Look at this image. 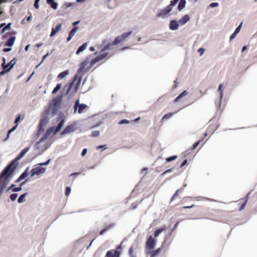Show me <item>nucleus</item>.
Wrapping results in <instances>:
<instances>
[{
  "label": "nucleus",
  "mask_w": 257,
  "mask_h": 257,
  "mask_svg": "<svg viewBox=\"0 0 257 257\" xmlns=\"http://www.w3.org/2000/svg\"><path fill=\"white\" fill-rule=\"evenodd\" d=\"M178 23V22L176 20H171L169 24V28L171 30H177L179 27Z\"/></svg>",
  "instance_id": "nucleus-16"
},
{
  "label": "nucleus",
  "mask_w": 257,
  "mask_h": 257,
  "mask_svg": "<svg viewBox=\"0 0 257 257\" xmlns=\"http://www.w3.org/2000/svg\"><path fill=\"white\" fill-rule=\"evenodd\" d=\"M114 45L113 44V43H108L106 46H105L101 50V52L102 53H105V52L107 50H110L113 48V46Z\"/></svg>",
  "instance_id": "nucleus-21"
},
{
  "label": "nucleus",
  "mask_w": 257,
  "mask_h": 257,
  "mask_svg": "<svg viewBox=\"0 0 257 257\" xmlns=\"http://www.w3.org/2000/svg\"><path fill=\"white\" fill-rule=\"evenodd\" d=\"M27 195V193L21 195L18 199V202L20 203L25 202V197Z\"/></svg>",
  "instance_id": "nucleus-32"
},
{
  "label": "nucleus",
  "mask_w": 257,
  "mask_h": 257,
  "mask_svg": "<svg viewBox=\"0 0 257 257\" xmlns=\"http://www.w3.org/2000/svg\"><path fill=\"white\" fill-rule=\"evenodd\" d=\"M11 50V48H4L3 50L4 52H7L10 51Z\"/></svg>",
  "instance_id": "nucleus-59"
},
{
  "label": "nucleus",
  "mask_w": 257,
  "mask_h": 257,
  "mask_svg": "<svg viewBox=\"0 0 257 257\" xmlns=\"http://www.w3.org/2000/svg\"><path fill=\"white\" fill-rule=\"evenodd\" d=\"M53 2H54V0H47V3L49 5H51Z\"/></svg>",
  "instance_id": "nucleus-60"
},
{
  "label": "nucleus",
  "mask_w": 257,
  "mask_h": 257,
  "mask_svg": "<svg viewBox=\"0 0 257 257\" xmlns=\"http://www.w3.org/2000/svg\"><path fill=\"white\" fill-rule=\"evenodd\" d=\"M161 248H158L154 251H152L150 252V257H155L159 254L161 252Z\"/></svg>",
  "instance_id": "nucleus-27"
},
{
  "label": "nucleus",
  "mask_w": 257,
  "mask_h": 257,
  "mask_svg": "<svg viewBox=\"0 0 257 257\" xmlns=\"http://www.w3.org/2000/svg\"><path fill=\"white\" fill-rule=\"evenodd\" d=\"M172 170V169H168L167 170H166V171H165L163 174H162V175H165V174L167 173H169V172H171Z\"/></svg>",
  "instance_id": "nucleus-58"
},
{
  "label": "nucleus",
  "mask_w": 257,
  "mask_h": 257,
  "mask_svg": "<svg viewBox=\"0 0 257 257\" xmlns=\"http://www.w3.org/2000/svg\"><path fill=\"white\" fill-rule=\"evenodd\" d=\"M88 106L87 105L81 103H79V100L77 99L75 102L74 106V112H75L78 109V112L79 113H82L84 112V110L87 108Z\"/></svg>",
  "instance_id": "nucleus-6"
},
{
  "label": "nucleus",
  "mask_w": 257,
  "mask_h": 257,
  "mask_svg": "<svg viewBox=\"0 0 257 257\" xmlns=\"http://www.w3.org/2000/svg\"><path fill=\"white\" fill-rule=\"evenodd\" d=\"M185 4L186 0H180L178 6V10L181 11L183 10L185 7Z\"/></svg>",
  "instance_id": "nucleus-28"
},
{
  "label": "nucleus",
  "mask_w": 257,
  "mask_h": 257,
  "mask_svg": "<svg viewBox=\"0 0 257 257\" xmlns=\"http://www.w3.org/2000/svg\"><path fill=\"white\" fill-rule=\"evenodd\" d=\"M155 239L151 235L146 242V247L149 250H151L155 247Z\"/></svg>",
  "instance_id": "nucleus-11"
},
{
  "label": "nucleus",
  "mask_w": 257,
  "mask_h": 257,
  "mask_svg": "<svg viewBox=\"0 0 257 257\" xmlns=\"http://www.w3.org/2000/svg\"><path fill=\"white\" fill-rule=\"evenodd\" d=\"M62 24L60 23L56 26L55 28L53 27L52 29L51 33L50 35L51 37L55 36L57 32L60 31L61 29Z\"/></svg>",
  "instance_id": "nucleus-15"
},
{
  "label": "nucleus",
  "mask_w": 257,
  "mask_h": 257,
  "mask_svg": "<svg viewBox=\"0 0 257 257\" xmlns=\"http://www.w3.org/2000/svg\"><path fill=\"white\" fill-rule=\"evenodd\" d=\"M166 229V226H164L162 227L161 228H160L159 229H157L155 230L154 232V235L155 237H157L159 236V235L163 231H165Z\"/></svg>",
  "instance_id": "nucleus-24"
},
{
  "label": "nucleus",
  "mask_w": 257,
  "mask_h": 257,
  "mask_svg": "<svg viewBox=\"0 0 257 257\" xmlns=\"http://www.w3.org/2000/svg\"><path fill=\"white\" fill-rule=\"evenodd\" d=\"M34 6L35 7V8L37 9H39V5L38 4V2H35V3H34Z\"/></svg>",
  "instance_id": "nucleus-56"
},
{
  "label": "nucleus",
  "mask_w": 257,
  "mask_h": 257,
  "mask_svg": "<svg viewBox=\"0 0 257 257\" xmlns=\"http://www.w3.org/2000/svg\"><path fill=\"white\" fill-rule=\"evenodd\" d=\"M173 113L170 112L167 114H166L165 115L163 116V117L162 118V121L166 119H169L172 117L173 115Z\"/></svg>",
  "instance_id": "nucleus-34"
},
{
  "label": "nucleus",
  "mask_w": 257,
  "mask_h": 257,
  "mask_svg": "<svg viewBox=\"0 0 257 257\" xmlns=\"http://www.w3.org/2000/svg\"><path fill=\"white\" fill-rule=\"evenodd\" d=\"M178 224H179V222H177L175 223L174 227L173 228V229L171 230V234L174 231V230L177 227L178 225Z\"/></svg>",
  "instance_id": "nucleus-52"
},
{
  "label": "nucleus",
  "mask_w": 257,
  "mask_h": 257,
  "mask_svg": "<svg viewBox=\"0 0 257 257\" xmlns=\"http://www.w3.org/2000/svg\"><path fill=\"white\" fill-rule=\"evenodd\" d=\"M78 30V27H75L74 28H73L70 31V32L69 33V35H68V37H67V42H69V41L71 40V39H72V38L74 36V35H75V34L76 33V31H77Z\"/></svg>",
  "instance_id": "nucleus-19"
},
{
  "label": "nucleus",
  "mask_w": 257,
  "mask_h": 257,
  "mask_svg": "<svg viewBox=\"0 0 257 257\" xmlns=\"http://www.w3.org/2000/svg\"><path fill=\"white\" fill-rule=\"evenodd\" d=\"M18 196V194L16 193H13L10 195V199L12 201H14L16 200L17 197Z\"/></svg>",
  "instance_id": "nucleus-40"
},
{
  "label": "nucleus",
  "mask_w": 257,
  "mask_h": 257,
  "mask_svg": "<svg viewBox=\"0 0 257 257\" xmlns=\"http://www.w3.org/2000/svg\"><path fill=\"white\" fill-rule=\"evenodd\" d=\"M16 62V59L13 58L10 63L6 64L4 66L3 71L2 73H7L9 72L14 67Z\"/></svg>",
  "instance_id": "nucleus-12"
},
{
  "label": "nucleus",
  "mask_w": 257,
  "mask_h": 257,
  "mask_svg": "<svg viewBox=\"0 0 257 257\" xmlns=\"http://www.w3.org/2000/svg\"><path fill=\"white\" fill-rule=\"evenodd\" d=\"M224 213V211L220 209H213L210 216L213 217L214 220L220 219Z\"/></svg>",
  "instance_id": "nucleus-7"
},
{
  "label": "nucleus",
  "mask_w": 257,
  "mask_h": 257,
  "mask_svg": "<svg viewBox=\"0 0 257 257\" xmlns=\"http://www.w3.org/2000/svg\"><path fill=\"white\" fill-rule=\"evenodd\" d=\"M45 170V168L40 166L35 167L31 170L30 176L32 177L35 175H40V174L44 173Z\"/></svg>",
  "instance_id": "nucleus-8"
},
{
  "label": "nucleus",
  "mask_w": 257,
  "mask_h": 257,
  "mask_svg": "<svg viewBox=\"0 0 257 257\" xmlns=\"http://www.w3.org/2000/svg\"><path fill=\"white\" fill-rule=\"evenodd\" d=\"M87 150L86 148H85L83 150H82V152L81 153V156H84L85 155V154H86L87 153Z\"/></svg>",
  "instance_id": "nucleus-53"
},
{
  "label": "nucleus",
  "mask_w": 257,
  "mask_h": 257,
  "mask_svg": "<svg viewBox=\"0 0 257 257\" xmlns=\"http://www.w3.org/2000/svg\"><path fill=\"white\" fill-rule=\"evenodd\" d=\"M128 254L131 257H136L134 255V251H133V245L131 246V247L128 250Z\"/></svg>",
  "instance_id": "nucleus-37"
},
{
  "label": "nucleus",
  "mask_w": 257,
  "mask_h": 257,
  "mask_svg": "<svg viewBox=\"0 0 257 257\" xmlns=\"http://www.w3.org/2000/svg\"><path fill=\"white\" fill-rule=\"evenodd\" d=\"M194 206V205H192L190 206H183V208H191L193 207Z\"/></svg>",
  "instance_id": "nucleus-61"
},
{
  "label": "nucleus",
  "mask_w": 257,
  "mask_h": 257,
  "mask_svg": "<svg viewBox=\"0 0 257 257\" xmlns=\"http://www.w3.org/2000/svg\"><path fill=\"white\" fill-rule=\"evenodd\" d=\"M174 88H177V84H178V83L177 82V81H176V80L174 81Z\"/></svg>",
  "instance_id": "nucleus-63"
},
{
  "label": "nucleus",
  "mask_w": 257,
  "mask_h": 257,
  "mask_svg": "<svg viewBox=\"0 0 257 257\" xmlns=\"http://www.w3.org/2000/svg\"><path fill=\"white\" fill-rule=\"evenodd\" d=\"M187 163V160H185L183 163H182V164L180 165V168H182Z\"/></svg>",
  "instance_id": "nucleus-54"
},
{
  "label": "nucleus",
  "mask_w": 257,
  "mask_h": 257,
  "mask_svg": "<svg viewBox=\"0 0 257 257\" xmlns=\"http://www.w3.org/2000/svg\"><path fill=\"white\" fill-rule=\"evenodd\" d=\"M29 167L27 168L26 170L20 176L18 179L15 181V183H17L21 180L24 179L28 175Z\"/></svg>",
  "instance_id": "nucleus-17"
},
{
  "label": "nucleus",
  "mask_w": 257,
  "mask_h": 257,
  "mask_svg": "<svg viewBox=\"0 0 257 257\" xmlns=\"http://www.w3.org/2000/svg\"><path fill=\"white\" fill-rule=\"evenodd\" d=\"M29 150V148L28 147V148H25L24 149H23L21 152V153H20V154L19 155V156H18L17 157V158L15 159V160L12 162L11 163H13V167H15V169L16 168V166H14V163L15 161H18L19 160H20V159H21L26 154L27 152H28V151Z\"/></svg>",
  "instance_id": "nucleus-14"
},
{
  "label": "nucleus",
  "mask_w": 257,
  "mask_h": 257,
  "mask_svg": "<svg viewBox=\"0 0 257 257\" xmlns=\"http://www.w3.org/2000/svg\"><path fill=\"white\" fill-rule=\"evenodd\" d=\"M16 128H17L16 126H14L11 129H10L8 131V134H7V137L6 139H5V140H7L9 138L10 134L13 132H14Z\"/></svg>",
  "instance_id": "nucleus-35"
},
{
  "label": "nucleus",
  "mask_w": 257,
  "mask_h": 257,
  "mask_svg": "<svg viewBox=\"0 0 257 257\" xmlns=\"http://www.w3.org/2000/svg\"><path fill=\"white\" fill-rule=\"evenodd\" d=\"M61 87V84L60 83L57 84L56 86L54 88L53 90L52 91V94L56 93L57 91H58Z\"/></svg>",
  "instance_id": "nucleus-33"
},
{
  "label": "nucleus",
  "mask_w": 257,
  "mask_h": 257,
  "mask_svg": "<svg viewBox=\"0 0 257 257\" xmlns=\"http://www.w3.org/2000/svg\"><path fill=\"white\" fill-rule=\"evenodd\" d=\"M179 0H173L170 2V4L167 7L164 9L159 10L157 14V17L162 18L163 19L167 18L170 15V12L172 10L173 7L175 6Z\"/></svg>",
  "instance_id": "nucleus-4"
},
{
  "label": "nucleus",
  "mask_w": 257,
  "mask_h": 257,
  "mask_svg": "<svg viewBox=\"0 0 257 257\" xmlns=\"http://www.w3.org/2000/svg\"><path fill=\"white\" fill-rule=\"evenodd\" d=\"M50 161V159H48L47 162H44V163H41L39 164V165L40 166H45V165H48Z\"/></svg>",
  "instance_id": "nucleus-48"
},
{
  "label": "nucleus",
  "mask_w": 257,
  "mask_h": 257,
  "mask_svg": "<svg viewBox=\"0 0 257 257\" xmlns=\"http://www.w3.org/2000/svg\"><path fill=\"white\" fill-rule=\"evenodd\" d=\"M76 130L75 124H70L65 127L63 131L61 133V136L63 137L67 134L73 133Z\"/></svg>",
  "instance_id": "nucleus-10"
},
{
  "label": "nucleus",
  "mask_w": 257,
  "mask_h": 257,
  "mask_svg": "<svg viewBox=\"0 0 257 257\" xmlns=\"http://www.w3.org/2000/svg\"><path fill=\"white\" fill-rule=\"evenodd\" d=\"M202 141V140H199L198 142H196L192 146V149H196L198 146L200 144V142Z\"/></svg>",
  "instance_id": "nucleus-45"
},
{
  "label": "nucleus",
  "mask_w": 257,
  "mask_h": 257,
  "mask_svg": "<svg viewBox=\"0 0 257 257\" xmlns=\"http://www.w3.org/2000/svg\"><path fill=\"white\" fill-rule=\"evenodd\" d=\"M179 191H180V189H178L176 191V192L174 193V194L172 196V197L170 199L171 202H172L175 199V197L178 195V192H179Z\"/></svg>",
  "instance_id": "nucleus-43"
},
{
  "label": "nucleus",
  "mask_w": 257,
  "mask_h": 257,
  "mask_svg": "<svg viewBox=\"0 0 257 257\" xmlns=\"http://www.w3.org/2000/svg\"><path fill=\"white\" fill-rule=\"evenodd\" d=\"M218 6V4L217 3H212L210 4V7L212 8L217 7Z\"/></svg>",
  "instance_id": "nucleus-50"
},
{
  "label": "nucleus",
  "mask_w": 257,
  "mask_h": 257,
  "mask_svg": "<svg viewBox=\"0 0 257 257\" xmlns=\"http://www.w3.org/2000/svg\"><path fill=\"white\" fill-rule=\"evenodd\" d=\"M3 63L2 64V66L3 67V69L4 68V66H5L6 64V59L5 58H3Z\"/></svg>",
  "instance_id": "nucleus-57"
},
{
  "label": "nucleus",
  "mask_w": 257,
  "mask_h": 257,
  "mask_svg": "<svg viewBox=\"0 0 257 257\" xmlns=\"http://www.w3.org/2000/svg\"><path fill=\"white\" fill-rule=\"evenodd\" d=\"M11 24H9L7 26L3 29V31H4L6 29L9 28Z\"/></svg>",
  "instance_id": "nucleus-62"
},
{
  "label": "nucleus",
  "mask_w": 257,
  "mask_h": 257,
  "mask_svg": "<svg viewBox=\"0 0 257 257\" xmlns=\"http://www.w3.org/2000/svg\"><path fill=\"white\" fill-rule=\"evenodd\" d=\"M107 55L108 53L101 54L96 58L93 59L90 62L88 59L87 58L80 64L78 73L81 74L86 73L94 64L106 58Z\"/></svg>",
  "instance_id": "nucleus-2"
},
{
  "label": "nucleus",
  "mask_w": 257,
  "mask_h": 257,
  "mask_svg": "<svg viewBox=\"0 0 257 257\" xmlns=\"http://www.w3.org/2000/svg\"><path fill=\"white\" fill-rule=\"evenodd\" d=\"M190 20V17L188 15H185L181 19L179 20L178 23L181 25H185L187 22Z\"/></svg>",
  "instance_id": "nucleus-18"
},
{
  "label": "nucleus",
  "mask_w": 257,
  "mask_h": 257,
  "mask_svg": "<svg viewBox=\"0 0 257 257\" xmlns=\"http://www.w3.org/2000/svg\"><path fill=\"white\" fill-rule=\"evenodd\" d=\"M68 74H69V72L67 70L62 72L59 74V75L57 76V78L59 79H62V78H64L65 77H66L67 75H68Z\"/></svg>",
  "instance_id": "nucleus-31"
},
{
  "label": "nucleus",
  "mask_w": 257,
  "mask_h": 257,
  "mask_svg": "<svg viewBox=\"0 0 257 257\" xmlns=\"http://www.w3.org/2000/svg\"><path fill=\"white\" fill-rule=\"evenodd\" d=\"M100 133L98 131H94L91 133V136L93 137H97L99 136Z\"/></svg>",
  "instance_id": "nucleus-38"
},
{
  "label": "nucleus",
  "mask_w": 257,
  "mask_h": 257,
  "mask_svg": "<svg viewBox=\"0 0 257 257\" xmlns=\"http://www.w3.org/2000/svg\"><path fill=\"white\" fill-rule=\"evenodd\" d=\"M71 192V188L70 187H66L65 189V194L66 196H68Z\"/></svg>",
  "instance_id": "nucleus-41"
},
{
  "label": "nucleus",
  "mask_w": 257,
  "mask_h": 257,
  "mask_svg": "<svg viewBox=\"0 0 257 257\" xmlns=\"http://www.w3.org/2000/svg\"><path fill=\"white\" fill-rule=\"evenodd\" d=\"M81 174L80 172H76L72 173L70 175V176H73L74 178L76 177L77 176Z\"/></svg>",
  "instance_id": "nucleus-49"
},
{
  "label": "nucleus",
  "mask_w": 257,
  "mask_h": 257,
  "mask_svg": "<svg viewBox=\"0 0 257 257\" xmlns=\"http://www.w3.org/2000/svg\"><path fill=\"white\" fill-rule=\"evenodd\" d=\"M87 46V43H85L84 44H83L81 46H80L78 50H77L76 52V54L77 55H78L80 52L83 51L84 50L86 49V47Z\"/></svg>",
  "instance_id": "nucleus-26"
},
{
  "label": "nucleus",
  "mask_w": 257,
  "mask_h": 257,
  "mask_svg": "<svg viewBox=\"0 0 257 257\" xmlns=\"http://www.w3.org/2000/svg\"><path fill=\"white\" fill-rule=\"evenodd\" d=\"M65 122V119L62 118L57 126L55 127V126L50 127L46 132L44 136L40 139V140L37 142V145H39L42 142H45L48 138L50 135L54 131V134H56L59 132L62 128Z\"/></svg>",
  "instance_id": "nucleus-3"
},
{
  "label": "nucleus",
  "mask_w": 257,
  "mask_h": 257,
  "mask_svg": "<svg viewBox=\"0 0 257 257\" xmlns=\"http://www.w3.org/2000/svg\"><path fill=\"white\" fill-rule=\"evenodd\" d=\"M237 34L235 33V32H234L230 37V40L231 41L233 39L235 38V37H236Z\"/></svg>",
  "instance_id": "nucleus-51"
},
{
  "label": "nucleus",
  "mask_w": 257,
  "mask_h": 257,
  "mask_svg": "<svg viewBox=\"0 0 257 257\" xmlns=\"http://www.w3.org/2000/svg\"><path fill=\"white\" fill-rule=\"evenodd\" d=\"M218 90L219 91H220V99H221L222 97V92H223V88H222V84H220L219 87H218Z\"/></svg>",
  "instance_id": "nucleus-39"
},
{
  "label": "nucleus",
  "mask_w": 257,
  "mask_h": 257,
  "mask_svg": "<svg viewBox=\"0 0 257 257\" xmlns=\"http://www.w3.org/2000/svg\"><path fill=\"white\" fill-rule=\"evenodd\" d=\"M13 163L7 166L0 174V196L4 192L10 180V176L15 170Z\"/></svg>",
  "instance_id": "nucleus-1"
},
{
  "label": "nucleus",
  "mask_w": 257,
  "mask_h": 257,
  "mask_svg": "<svg viewBox=\"0 0 257 257\" xmlns=\"http://www.w3.org/2000/svg\"><path fill=\"white\" fill-rule=\"evenodd\" d=\"M242 24V23H241V24L236 28L234 31V32L237 34L240 32Z\"/></svg>",
  "instance_id": "nucleus-46"
},
{
  "label": "nucleus",
  "mask_w": 257,
  "mask_h": 257,
  "mask_svg": "<svg viewBox=\"0 0 257 257\" xmlns=\"http://www.w3.org/2000/svg\"><path fill=\"white\" fill-rule=\"evenodd\" d=\"M247 203V200L246 199H242L240 201V202L238 203L239 206V210H241L243 209L246 206Z\"/></svg>",
  "instance_id": "nucleus-25"
},
{
  "label": "nucleus",
  "mask_w": 257,
  "mask_h": 257,
  "mask_svg": "<svg viewBox=\"0 0 257 257\" xmlns=\"http://www.w3.org/2000/svg\"><path fill=\"white\" fill-rule=\"evenodd\" d=\"M132 33V31L124 33L122 34L121 35L117 36L115 40L113 41V44L116 45L119 43L123 41L125 38L128 37Z\"/></svg>",
  "instance_id": "nucleus-9"
},
{
  "label": "nucleus",
  "mask_w": 257,
  "mask_h": 257,
  "mask_svg": "<svg viewBox=\"0 0 257 257\" xmlns=\"http://www.w3.org/2000/svg\"><path fill=\"white\" fill-rule=\"evenodd\" d=\"M113 226V224H109L108 225L106 226L104 228H103L99 233V235H103L105 232L110 229Z\"/></svg>",
  "instance_id": "nucleus-23"
},
{
  "label": "nucleus",
  "mask_w": 257,
  "mask_h": 257,
  "mask_svg": "<svg viewBox=\"0 0 257 257\" xmlns=\"http://www.w3.org/2000/svg\"><path fill=\"white\" fill-rule=\"evenodd\" d=\"M188 94V92L186 90H184L180 94H179L175 99V102H178L180 101V99L183 97L186 96Z\"/></svg>",
  "instance_id": "nucleus-29"
},
{
  "label": "nucleus",
  "mask_w": 257,
  "mask_h": 257,
  "mask_svg": "<svg viewBox=\"0 0 257 257\" xmlns=\"http://www.w3.org/2000/svg\"><path fill=\"white\" fill-rule=\"evenodd\" d=\"M204 51H205V49L202 48H200L198 50V52L199 53L200 56L203 55Z\"/></svg>",
  "instance_id": "nucleus-47"
},
{
  "label": "nucleus",
  "mask_w": 257,
  "mask_h": 257,
  "mask_svg": "<svg viewBox=\"0 0 257 257\" xmlns=\"http://www.w3.org/2000/svg\"><path fill=\"white\" fill-rule=\"evenodd\" d=\"M44 124H45V120L41 119L40 121L39 126L42 127Z\"/></svg>",
  "instance_id": "nucleus-55"
},
{
  "label": "nucleus",
  "mask_w": 257,
  "mask_h": 257,
  "mask_svg": "<svg viewBox=\"0 0 257 257\" xmlns=\"http://www.w3.org/2000/svg\"><path fill=\"white\" fill-rule=\"evenodd\" d=\"M81 81V78H80V77L78 78L77 75H75L73 81L72 82H71V83H70L69 84L68 88L67 90V94L69 92V91L71 89L74 83L75 82H76V87L77 88L80 85Z\"/></svg>",
  "instance_id": "nucleus-13"
},
{
  "label": "nucleus",
  "mask_w": 257,
  "mask_h": 257,
  "mask_svg": "<svg viewBox=\"0 0 257 257\" xmlns=\"http://www.w3.org/2000/svg\"><path fill=\"white\" fill-rule=\"evenodd\" d=\"M15 41V37H11L7 41L5 44V46L10 47L12 46L14 43Z\"/></svg>",
  "instance_id": "nucleus-22"
},
{
  "label": "nucleus",
  "mask_w": 257,
  "mask_h": 257,
  "mask_svg": "<svg viewBox=\"0 0 257 257\" xmlns=\"http://www.w3.org/2000/svg\"><path fill=\"white\" fill-rule=\"evenodd\" d=\"M27 181V180H26L25 181L23 182L20 187L14 188L15 185L14 184H12L11 186L9 188L8 190H9L11 189H12V191L13 192H19L22 190V186H23L26 182Z\"/></svg>",
  "instance_id": "nucleus-20"
},
{
  "label": "nucleus",
  "mask_w": 257,
  "mask_h": 257,
  "mask_svg": "<svg viewBox=\"0 0 257 257\" xmlns=\"http://www.w3.org/2000/svg\"><path fill=\"white\" fill-rule=\"evenodd\" d=\"M247 49L246 46H243L242 49V52H244L245 50Z\"/></svg>",
  "instance_id": "nucleus-64"
},
{
  "label": "nucleus",
  "mask_w": 257,
  "mask_h": 257,
  "mask_svg": "<svg viewBox=\"0 0 257 257\" xmlns=\"http://www.w3.org/2000/svg\"><path fill=\"white\" fill-rule=\"evenodd\" d=\"M129 121L126 119H123L119 121L118 124H127L129 123Z\"/></svg>",
  "instance_id": "nucleus-42"
},
{
  "label": "nucleus",
  "mask_w": 257,
  "mask_h": 257,
  "mask_svg": "<svg viewBox=\"0 0 257 257\" xmlns=\"http://www.w3.org/2000/svg\"><path fill=\"white\" fill-rule=\"evenodd\" d=\"M24 118V115H22L21 114H19L15 120V123L16 124L15 126H16L17 127L18 125V123L21 119H23Z\"/></svg>",
  "instance_id": "nucleus-30"
},
{
  "label": "nucleus",
  "mask_w": 257,
  "mask_h": 257,
  "mask_svg": "<svg viewBox=\"0 0 257 257\" xmlns=\"http://www.w3.org/2000/svg\"><path fill=\"white\" fill-rule=\"evenodd\" d=\"M121 245H119L116 247V249H111L108 251L105 257H120V255Z\"/></svg>",
  "instance_id": "nucleus-5"
},
{
  "label": "nucleus",
  "mask_w": 257,
  "mask_h": 257,
  "mask_svg": "<svg viewBox=\"0 0 257 257\" xmlns=\"http://www.w3.org/2000/svg\"><path fill=\"white\" fill-rule=\"evenodd\" d=\"M50 5L51 8H53L54 10H56L58 8V4L56 2H54Z\"/></svg>",
  "instance_id": "nucleus-44"
},
{
  "label": "nucleus",
  "mask_w": 257,
  "mask_h": 257,
  "mask_svg": "<svg viewBox=\"0 0 257 257\" xmlns=\"http://www.w3.org/2000/svg\"><path fill=\"white\" fill-rule=\"evenodd\" d=\"M177 155H175V156H172V157H168L166 159V160L167 162H171V161H172L173 160H175V159H176L177 158Z\"/></svg>",
  "instance_id": "nucleus-36"
}]
</instances>
